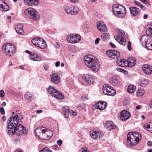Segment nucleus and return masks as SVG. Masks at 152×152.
Returning a JSON list of instances; mask_svg holds the SVG:
<instances>
[{
	"mask_svg": "<svg viewBox=\"0 0 152 152\" xmlns=\"http://www.w3.org/2000/svg\"><path fill=\"white\" fill-rule=\"evenodd\" d=\"M60 62L59 61L56 62L55 65L56 67H58L60 66Z\"/></svg>",
	"mask_w": 152,
	"mask_h": 152,
	"instance_id": "4d7b16f0",
	"label": "nucleus"
},
{
	"mask_svg": "<svg viewBox=\"0 0 152 152\" xmlns=\"http://www.w3.org/2000/svg\"><path fill=\"white\" fill-rule=\"evenodd\" d=\"M151 127L150 128V129H148V131L151 132L152 133V124H151Z\"/></svg>",
	"mask_w": 152,
	"mask_h": 152,
	"instance_id": "69168bd1",
	"label": "nucleus"
},
{
	"mask_svg": "<svg viewBox=\"0 0 152 152\" xmlns=\"http://www.w3.org/2000/svg\"><path fill=\"white\" fill-rule=\"evenodd\" d=\"M144 127L145 129H146L148 130L150 129V128L151 127V126L149 124L147 123L144 126Z\"/></svg>",
	"mask_w": 152,
	"mask_h": 152,
	"instance_id": "c03bdc74",
	"label": "nucleus"
},
{
	"mask_svg": "<svg viewBox=\"0 0 152 152\" xmlns=\"http://www.w3.org/2000/svg\"><path fill=\"white\" fill-rule=\"evenodd\" d=\"M140 8L143 10H145L146 9L145 7L142 4H141V5L140 6Z\"/></svg>",
	"mask_w": 152,
	"mask_h": 152,
	"instance_id": "6e6d98bb",
	"label": "nucleus"
},
{
	"mask_svg": "<svg viewBox=\"0 0 152 152\" xmlns=\"http://www.w3.org/2000/svg\"><path fill=\"white\" fill-rule=\"evenodd\" d=\"M127 48L129 50H131L132 49L131 43V42L129 41L127 43Z\"/></svg>",
	"mask_w": 152,
	"mask_h": 152,
	"instance_id": "37998d69",
	"label": "nucleus"
},
{
	"mask_svg": "<svg viewBox=\"0 0 152 152\" xmlns=\"http://www.w3.org/2000/svg\"><path fill=\"white\" fill-rule=\"evenodd\" d=\"M40 152H52L48 148L45 147L40 151Z\"/></svg>",
	"mask_w": 152,
	"mask_h": 152,
	"instance_id": "58836bf2",
	"label": "nucleus"
},
{
	"mask_svg": "<svg viewBox=\"0 0 152 152\" xmlns=\"http://www.w3.org/2000/svg\"><path fill=\"white\" fill-rule=\"evenodd\" d=\"M23 118V115L20 114L19 113L16 115L14 117H10L9 118H11L12 122H14L15 125L19 123L18 120H21Z\"/></svg>",
	"mask_w": 152,
	"mask_h": 152,
	"instance_id": "aec40b11",
	"label": "nucleus"
},
{
	"mask_svg": "<svg viewBox=\"0 0 152 152\" xmlns=\"http://www.w3.org/2000/svg\"><path fill=\"white\" fill-rule=\"evenodd\" d=\"M149 105L152 108V99L151 100L149 103Z\"/></svg>",
	"mask_w": 152,
	"mask_h": 152,
	"instance_id": "774afa93",
	"label": "nucleus"
},
{
	"mask_svg": "<svg viewBox=\"0 0 152 152\" xmlns=\"http://www.w3.org/2000/svg\"><path fill=\"white\" fill-rule=\"evenodd\" d=\"M53 149L57 150L58 149V146L57 145H54L53 146Z\"/></svg>",
	"mask_w": 152,
	"mask_h": 152,
	"instance_id": "052dcab7",
	"label": "nucleus"
},
{
	"mask_svg": "<svg viewBox=\"0 0 152 152\" xmlns=\"http://www.w3.org/2000/svg\"><path fill=\"white\" fill-rule=\"evenodd\" d=\"M129 10L131 15L133 16H136L140 12L139 9L135 7H131Z\"/></svg>",
	"mask_w": 152,
	"mask_h": 152,
	"instance_id": "393cba45",
	"label": "nucleus"
},
{
	"mask_svg": "<svg viewBox=\"0 0 152 152\" xmlns=\"http://www.w3.org/2000/svg\"><path fill=\"white\" fill-rule=\"evenodd\" d=\"M106 53L109 57L113 59L117 58L120 56L119 52L113 50L107 51Z\"/></svg>",
	"mask_w": 152,
	"mask_h": 152,
	"instance_id": "2eb2a0df",
	"label": "nucleus"
},
{
	"mask_svg": "<svg viewBox=\"0 0 152 152\" xmlns=\"http://www.w3.org/2000/svg\"><path fill=\"white\" fill-rule=\"evenodd\" d=\"M98 29L101 32L106 31L107 29L106 25L103 22H99L97 24Z\"/></svg>",
	"mask_w": 152,
	"mask_h": 152,
	"instance_id": "a878e982",
	"label": "nucleus"
},
{
	"mask_svg": "<svg viewBox=\"0 0 152 152\" xmlns=\"http://www.w3.org/2000/svg\"><path fill=\"white\" fill-rule=\"evenodd\" d=\"M81 36L78 34H70L67 36V40L70 43H75L79 42L81 39Z\"/></svg>",
	"mask_w": 152,
	"mask_h": 152,
	"instance_id": "f8f14e48",
	"label": "nucleus"
},
{
	"mask_svg": "<svg viewBox=\"0 0 152 152\" xmlns=\"http://www.w3.org/2000/svg\"><path fill=\"white\" fill-rule=\"evenodd\" d=\"M70 2L71 3H77L78 2V0H70Z\"/></svg>",
	"mask_w": 152,
	"mask_h": 152,
	"instance_id": "8fccbe9b",
	"label": "nucleus"
},
{
	"mask_svg": "<svg viewBox=\"0 0 152 152\" xmlns=\"http://www.w3.org/2000/svg\"><path fill=\"white\" fill-rule=\"evenodd\" d=\"M110 36L108 33H103L101 36V38L103 41H105L110 38Z\"/></svg>",
	"mask_w": 152,
	"mask_h": 152,
	"instance_id": "e433bc0d",
	"label": "nucleus"
},
{
	"mask_svg": "<svg viewBox=\"0 0 152 152\" xmlns=\"http://www.w3.org/2000/svg\"><path fill=\"white\" fill-rule=\"evenodd\" d=\"M57 143L59 145L61 146L62 143V141L61 140H58L57 141Z\"/></svg>",
	"mask_w": 152,
	"mask_h": 152,
	"instance_id": "3c124183",
	"label": "nucleus"
},
{
	"mask_svg": "<svg viewBox=\"0 0 152 152\" xmlns=\"http://www.w3.org/2000/svg\"><path fill=\"white\" fill-rule=\"evenodd\" d=\"M29 58L31 60L33 61H39L41 60V57L36 54L31 53L29 55Z\"/></svg>",
	"mask_w": 152,
	"mask_h": 152,
	"instance_id": "7c9ffc66",
	"label": "nucleus"
},
{
	"mask_svg": "<svg viewBox=\"0 0 152 152\" xmlns=\"http://www.w3.org/2000/svg\"><path fill=\"white\" fill-rule=\"evenodd\" d=\"M36 135L42 140H48L53 135L52 131L47 129L44 127H39L35 130Z\"/></svg>",
	"mask_w": 152,
	"mask_h": 152,
	"instance_id": "f03ea898",
	"label": "nucleus"
},
{
	"mask_svg": "<svg viewBox=\"0 0 152 152\" xmlns=\"http://www.w3.org/2000/svg\"><path fill=\"white\" fill-rule=\"evenodd\" d=\"M143 72L146 74H152V67L148 65H144L142 67Z\"/></svg>",
	"mask_w": 152,
	"mask_h": 152,
	"instance_id": "4be33fe9",
	"label": "nucleus"
},
{
	"mask_svg": "<svg viewBox=\"0 0 152 152\" xmlns=\"http://www.w3.org/2000/svg\"><path fill=\"white\" fill-rule=\"evenodd\" d=\"M136 109L137 110L140 109L141 108V106L140 105H137V106H136Z\"/></svg>",
	"mask_w": 152,
	"mask_h": 152,
	"instance_id": "680f3d73",
	"label": "nucleus"
},
{
	"mask_svg": "<svg viewBox=\"0 0 152 152\" xmlns=\"http://www.w3.org/2000/svg\"><path fill=\"white\" fill-rule=\"evenodd\" d=\"M90 134L91 136L94 139H99L103 137V133L99 132H91Z\"/></svg>",
	"mask_w": 152,
	"mask_h": 152,
	"instance_id": "412c9836",
	"label": "nucleus"
},
{
	"mask_svg": "<svg viewBox=\"0 0 152 152\" xmlns=\"http://www.w3.org/2000/svg\"><path fill=\"white\" fill-rule=\"evenodd\" d=\"M150 38L151 39H150L149 41L150 42H149V45H148V48H149L150 47H151V48H152V37H151Z\"/></svg>",
	"mask_w": 152,
	"mask_h": 152,
	"instance_id": "de8ad7c7",
	"label": "nucleus"
},
{
	"mask_svg": "<svg viewBox=\"0 0 152 152\" xmlns=\"http://www.w3.org/2000/svg\"><path fill=\"white\" fill-rule=\"evenodd\" d=\"M63 111H65V113L66 114H68L67 113H70L72 116H75L77 115L76 113L72 110H70L68 109V108L67 106H65L62 108Z\"/></svg>",
	"mask_w": 152,
	"mask_h": 152,
	"instance_id": "473e14b6",
	"label": "nucleus"
},
{
	"mask_svg": "<svg viewBox=\"0 0 152 152\" xmlns=\"http://www.w3.org/2000/svg\"><path fill=\"white\" fill-rule=\"evenodd\" d=\"M121 34L118 36L114 37L115 39L117 41V42L120 44L124 45L126 44V41L124 38L123 33L124 32L121 31Z\"/></svg>",
	"mask_w": 152,
	"mask_h": 152,
	"instance_id": "a211bd4d",
	"label": "nucleus"
},
{
	"mask_svg": "<svg viewBox=\"0 0 152 152\" xmlns=\"http://www.w3.org/2000/svg\"><path fill=\"white\" fill-rule=\"evenodd\" d=\"M147 145L149 146H151L152 144V142L151 141H148L147 143Z\"/></svg>",
	"mask_w": 152,
	"mask_h": 152,
	"instance_id": "bf43d9fd",
	"label": "nucleus"
},
{
	"mask_svg": "<svg viewBox=\"0 0 152 152\" xmlns=\"http://www.w3.org/2000/svg\"><path fill=\"white\" fill-rule=\"evenodd\" d=\"M24 97L31 102L34 98V96L32 94L28 92H26L25 94Z\"/></svg>",
	"mask_w": 152,
	"mask_h": 152,
	"instance_id": "72a5a7b5",
	"label": "nucleus"
},
{
	"mask_svg": "<svg viewBox=\"0 0 152 152\" xmlns=\"http://www.w3.org/2000/svg\"><path fill=\"white\" fill-rule=\"evenodd\" d=\"M64 9L66 12L68 14L76 15L79 12L78 7L75 6H66L64 7Z\"/></svg>",
	"mask_w": 152,
	"mask_h": 152,
	"instance_id": "9d476101",
	"label": "nucleus"
},
{
	"mask_svg": "<svg viewBox=\"0 0 152 152\" xmlns=\"http://www.w3.org/2000/svg\"><path fill=\"white\" fill-rule=\"evenodd\" d=\"M102 90L104 94L109 96H114L116 93L113 88L108 84H105L103 86Z\"/></svg>",
	"mask_w": 152,
	"mask_h": 152,
	"instance_id": "9b49d317",
	"label": "nucleus"
},
{
	"mask_svg": "<svg viewBox=\"0 0 152 152\" xmlns=\"http://www.w3.org/2000/svg\"><path fill=\"white\" fill-rule=\"evenodd\" d=\"M54 46L56 48H59V45L57 43H56V44H55Z\"/></svg>",
	"mask_w": 152,
	"mask_h": 152,
	"instance_id": "0e129e2a",
	"label": "nucleus"
},
{
	"mask_svg": "<svg viewBox=\"0 0 152 152\" xmlns=\"http://www.w3.org/2000/svg\"><path fill=\"white\" fill-rule=\"evenodd\" d=\"M2 48L5 51L6 54L9 56L13 55L16 52L15 47L12 44H5L3 46Z\"/></svg>",
	"mask_w": 152,
	"mask_h": 152,
	"instance_id": "423d86ee",
	"label": "nucleus"
},
{
	"mask_svg": "<svg viewBox=\"0 0 152 152\" xmlns=\"http://www.w3.org/2000/svg\"><path fill=\"white\" fill-rule=\"evenodd\" d=\"M116 63L118 65L121 67H126V60L125 59L118 58L117 60Z\"/></svg>",
	"mask_w": 152,
	"mask_h": 152,
	"instance_id": "c756f323",
	"label": "nucleus"
},
{
	"mask_svg": "<svg viewBox=\"0 0 152 152\" xmlns=\"http://www.w3.org/2000/svg\"><path fill=\"white\" fill-rule=\"evenodd\" d=\"M148 84V80H144L141 83V86L142 87L146 86Z\"/></svg>",
	"mask_w": 152,
	"mask_h": 152,
	"instance_id": "ea45409f",
	"label": "nucleus"
},
{
	"mask_svg": "<svg viewBox=\"0 0 152 152\" xmlns=\"http://www.w3.org/2000/svg\"><path fill=\"white\" fill-rule=\"evenodd\" d=\"M50 80L53 83L57 84L60 83V78L58 75L56 73H52L50 75Z\"/></svg>",
	"mask_w": 152,
	"mask_h": 152,
	"instance_id": "dca6fc26",
	"label": "nucleus"
},
{
	"mask_svg": "<svg viewBox=\"0 0 152 152\" xmlns=\"http://www.w3.org/2000/svg\"><path fill=\"white\" fill-rule=\"evenodd\" d=\"M146 32L147 34H152V28L150 27L149 28L147 29L146 31Z\"/></svg>",
	"mask_w": 152,
	"mask_h": 152,
	"instance_id": "a19ab883",
	"label": "nucleus"
},
{
	"mask_svg": "<svg viewBox=\"0 0 152 152\" xmlns=\"http://www.w3.org/2000/svg\"><path fill=\"white\" fill-rule=\"evenodd\" d=\"M112 12L115 15L120 18L124 17L126 12V9L124 7L118 4L113 6Z\"/></svg>",
	"mask_w": 152,
	"mask_h": 152,
	"instance_id": "20e7f679",
	"label": "nucleus"
},
{
	"mask_svg": "<svg viewBox=\"0 0 152 152\" xmlns=\"http://www.w3.org/2000/svg\"><path fill=\"white\" fill-rule=\"evenodd\" d=\"M136 63L135 59L132 58H129L127 61H126V67H132L134 66Z\"/></svg>",
	"mask_w": 152,
	"mask_h": 152,
	"instance_id": "bb28decb",
	"label": "nucleus"
},
{
	"mask_svg": "<svg viewBox=\"0 0 152 152\" xmlns=\"http://www.w3.org/2000/svg\"><path fill=\"white\" fill-rule=\"evenodd\" d=\"M127 137V145L131 147H133L139 143L142 139L140 134L135 132H129Z\"/></svg>",
	"mask_w": 152,
	"mask_h": 152,
	"instance_id": "7ed1b4c3",
	"label": "nucleus"
},
{
	"mask_svg": "<svg viewBox=\"0 0 152 152\" xmlns=\"http://www.w3.org/2000/svg\"><path fill=\"white\" fill-rule=\"evenodd\" d=\"M110 84L114 86H118L119 84L117 79L115 77H113L112 80L110 81Z\"/></svg>",
	"mask_w": 152,
	"mask_h": 152,
	"instance_id": "c9c22d12",
	"label": "nucleus"
},
{
	"mask_svg": "<svg viewBox=\"0 0 152 152\" xmlns=\"http://www.w3.org/2000/svg\"><path fill=\"white\" fill-rule=\"evenodd\" d=\"M7 133L10 135H13L16 133V126L14 122H12L11 118H9L7 122Z\"/></svg>",
	"mask_w": 152,
	"mask_h": 152,
	"instance_id": "6e6552de",
	"label": "nucleus"
},
{
	"mask_svg": "<svg viewBox=\"0 0 152 152\" xmlns=\"http://www.w3.org/2000/svg\"><path fill=\"white\" fill-rule=\"evenodd\" d=\"M130 116L131 114L128 111L124 110L120 113V118L121 120L125 121L128 119Z\"/></svg>",
	"mask_w": 152,
	"mask_h": 152,
	"instance_id": "f3484780",
	"label": "nucleus"
},
{
	"mask_svg": "<svg viewBox=\"0 0 152 152\" xmlns=\"http://www.w3.org/2000/svg\"><path fill=\"white\" fill-rule=\"evenodd\" d=\"M42 112V110H38L36 111V113L37 114H39L41 113Z\"/></svg>",
	"mask_w": 152,
	"mask_h": 152,
	"instance_id": "e2e57ef3",
	"label": "nucleus"
},
{
	"mask_svg": "<svg viewBox=\"0 0 152 152\" xmlns=\"http://www.w3.org/2000/svg\"><path fill=\"white\" fill-rule=\"evenodd\" d=\"M100 40V39L99 38H97L95 40V44L97 45L99 43V42Z\"/></svg>",
	"mask_w": 152,
	"mask_h": 152,
	"instance_id": "603ef678",
	"label": "nucleus"
},
{
	"mask_svg": "<svg viewBox=\"0 0 152 152\" xmlns=\"http://www.w3.org/2000/svg\"><path fill=\"white\" fill-rule=\"evenodd\" d=\"M134 4L137 5L139 6L140 7V6L141 5V4L139 3V2L135 1L134 2Z\"/></svg>",
	"mask_w": 152,
	"mask_h": 152,
	"instance_id": "864d4df0",
	"label": "nucleus"
},
{
	"mask_svg": "<svg viewBox=\"0 0 152 152\" xmlns=\"http://www.w3.org/2000/svg\"><path fill=\"white\" fill-rule=\"evenodd\" d=\"M84 60L86 65L93 71H98L100 68L99 64L96 58L91 55L86 56Z\"/></svg>",
	"mask_w": 152,
	"mask_h": 152,
	"instance_id": "f257e3e1",
	"label": "nucleus"
},
{
	"mask_svg": "<svg viewBox=\"0 0 152 152\" xmlns=\"http://www.w3.org/2000/svg\"><path fill=\"white\" fill-rule=\"evenodd\" d=\"M107 105V102L105 101H101L99 102H98L94 106L96 109L100 110H103L104 109Z\"/></svg>",
	"mask_w": 152,
	"mask_h": 152,
	"instance_id": "6ab92c4d",
	"label": "nucleus"
},
{
	"mask_svg": "<svg viewBox=\"0 0 152 152\" xmlns=\"http://www.w3.org/2000/svg\"><path fill=\"white\" fill-rule=\"evenodd\" d=\"M5 95V93L3 90L0 91V96L1 97H3Z\"/></svg>",
	"mask_w": 152,
	"mask_h": 152,
	"instance_id": "a18cd8bd",
	"label": "nucleus"
},
{
	"mask_svg": "<svg viewBox=\"0 0 152 152\" xmlns=\"http://www.w3.org/2000/svg\"><path fill=\"white\" fill-rule=\"evenodd\" d=\"M148 17V15L147 14L144 15L143 16V18L144 19H146Z\"/></svg>",
	"mask_w": 152,
	"mask_h": 152,
	"instance_id": "338daca9",
	"label": "nucleus"
},
{
	"mask_svg": "<svg viewBox=\"0 0 152 152\" xmlns=\"http://www.w3.org/2000/svg\"><path fill=\"white\" fill-rule=\"evenodd\" d=\"M81 152H89V150L87 149L86 148H83L81 149Z\"/></svg>",
	"mask_w": 152,
	"mask_h": 152,
	"instance_id": "09e8293b",
	"label": "nucleus"
},
{
	"mask_svg": "<svg viewBox=\"0 0 152 152\" xmlns=\"http://www.w3.org/2000/svg\"><path fill=\"white\" fill-rule=\"evenodd\" d=\"M116 70L118 71L121 72H126V73H125L126 74V73H128V72L126 71L124 69H122L121 68H116Z\"/></svg>",
	"mask_w": 152,
	"mask_h": 152,
	"instance_id": "79ce46f5",
	"label": "nucleus"
},
{
	"mask_svg": "<svg viewBox=\"0 0 152 152\" xmlns=\"http://www.w3.org/2000/svg\"><path fill=\"white\" fill-rule=\"evenodd\" d=\"M0 111L2 115H4L5 114V111L4 110V109L3 107H1L0 108Z\"/></svg>",
	"mask_w": 152,
	"mask_h": 152,
	"instance_id": "49530a36",
	"label": "nucleus"
},
{
	"mask_svg": "<svg viewBox=\"0 0 152 152\" xmlns=\"http://www.w3.org/2000/svg\"><path fill=\"white\" fill-rule=\"evenodd\" d=\"M31 42L34 45L41 48L44 49L46 47V42L42 38H35L33 39Z\"/></svg>",
	"mask_w": 152,
	"mask_h": 152,
	"instance_id": "1a4fd4ad",
	"label": "nucleus"
},
{
	"mask_svg": "<svg viewBox=\"0 0 152 152\" xmlns=\"http://www.w3.org/2000/svg\"><path fill=\"white\" fill-rule=\"evenodd\" d=\"M85 81L89 84H91L94 82V79L93 77L89 75H86L84 77Z\"/></svg>",
	"mask_w": 152,
	"mask_h": 152,
	"instance_id": "2f4dec72",
	"label": "nucleus"
},
{
	"mask_svg": "<svg viewBox=\"0 0 152 152\" xmlns=\"http://www.w3.org/2000/svg\"><path fill=\"white\" fill-rule=\"evenodd\" d=\"M44 69L46 70H47L48 68V66L47 64H45L43 66Z\"/></svg>",
	"mask_w": 152,
	"mask_h": 152,
	"instance_id": "5fc2aeb1",
	"label": "nucleus"
},
{
	"mask_svg": "<svg viewBox=\"0 0 152 152\" xmlns=\"http://www.w3.org/2000/svg\"><path fill=\"white\" fill-rule=\"evenodd\" d=\"M0 9L3 11H8L9 9V7L4 2V0H0Z\"/></svg>",
	"mask_w": 152,
	"mask_h": 152,
	"instance_id": "b1692460",
	"label": "nucleus"
},
{
	"mask_svg": "<svg viewBox=\"0 0 152 152\" xmlns=\"http://www.w3.org/2000/svg\"><path fill=\"white\" fill-rule=\"evenodd\" d=\"M145 91L141 88L139 89L136 92L137 95L138 96H142L144 94Z\"/></svg>",
	"mask_w": 152,
	"mask_h": 152,
	"instance_id": "4c0bfd02",
	"label": "nucleus"
},
{
	"mask_svg": "<svg viewBox=\"0 0 152 152\" xmlns=\"http://www.w3.org/2000/svg\"><path fill=\"white\" fill-rule=\"evenodd\" d=\"M110 46L113 48H115V45L113 44L112 43L110 42Z\"/></svg>",
	"mask_w": 152,
	"mask_h": 152,
	"instance_id": "13d9d810",
	"label": "nucleus"
},
{
	"mask_svg": "<svg viewBox=\"0 0 152 152\" xmlns=\"http://www.w3.org/2000/svg\"><path fill=\"white\" fill-rule=\"evenodd\" d=\"M105 127L109 131L111 129H115L116 126L115 125L112 121H107Z\"/></svg>",
	"mask_w": 152,
	"mask_h": 152,
	"instance_id": "cd10ccee",
	"label": "nucleus"
},
{
	"mask_svg": "<svg viewBox=\"0 0 152 152\" xmlns=\"http://www.w3.org/2000/svg\"><path fill=\"white\" fill-rule=\"evenodd\" d=\"M47 90L50 94L57 99H61L64 98L63 96L59 93V91L56 90L53 86H49Z\"/></svg>",
	"mask_w": 152,
	"mask_h": 152,
	"instance_id": "0eeeda50",
	"label": "nucleus"
},
{
	"mask_svg": "<svg viewBox=\"0 0 152 152\" xmlns=\"http://www.w3.org/2000/svg\"><path fill=\"white\" fill-rule=\"evenodd\" d=\"M24 3L28 6H36L39 4V0H24Z\"/></svg>",
	"mask_w": 152,
	"mask_h": 152,
	"instance_id": "5701e85b",
	"label": "nucleus"
},
{
	"mask_svg": "<svg viewBox=\"0 0 152 152\" xmlns=\"http://www.w3.org/2000/svg\"><path fill=\"white\" fill-rule=\"evenodd\" d=\"M26 15H29V18L32 20L37 21L40 19V15L39 13L34 9L27 8L24 11Z\"/></svg>",
	"mask_w": 152,
	"mask_h": 152,
	"instance_id": "39448f33",
	"label": "nucleus"
},
{
	"mask_svg": "<svg viewBox=\"0 0 152 152\" xmlns=\"http://www.w3.org/2000/svg\"><path fill=\"white\" fill-rule=\"evenodd\" d=\"M136 88V87L134 85H129L127 88L128 92L130 93H132L135 91Z\"/></svg>",
	"mask_w": 152,
	"mask_h": 152,
	"instance_id": "f704fd0d",
	"label": "nucleus"
},
{
	"mask_svg": "<svg viewBox=\"0 0 152 152\" xmlns=\"http://www.w3.org/2000/svg\"><path fill=\"white\" fill-rule=\"evenodd\" d=\"M27 132L23 125L20 124L16 125V134L18 135H22L23 134H26Z\"/></svg>",
	"mask_w": 152,
	"mask_h": 152,
	"instance_id": "4468645a",
	"label": "nucleus"
},
{
	"mask_svg": "<svg viewBox=\"0 0 152 152\" xmlns=\"http://www.w3.org/2000/svg\"><path fill=\"white\" fill-rule=\"evenodd\" d=\"M151 37L146 35H143L140 39V42L142 45L145 47L147 48H148V45H149V42H150Z\"/></svg>",
	"mask_w": 152,
	"mask_h": 152,
	"instance_id": "ddd939ff",
	"label": "nucleus"
},
{
	"mask_svg": "<svg viewBox=\"0 0 152 152\" xmlns=\"http://www.w3.org/2000/svg\"><path fill=\"white\" fill-rule=\"evenodd\" d=\"M23 25L20 24H18L15 27L16 32L19 34L23 35L24 32L23 29Z\"/></svg>",
	"mask_w": 152,
	"mask_h": 152,
	"instance_id": "c85d7f7f",
	"label": "nucleus"
}]
</instances>
